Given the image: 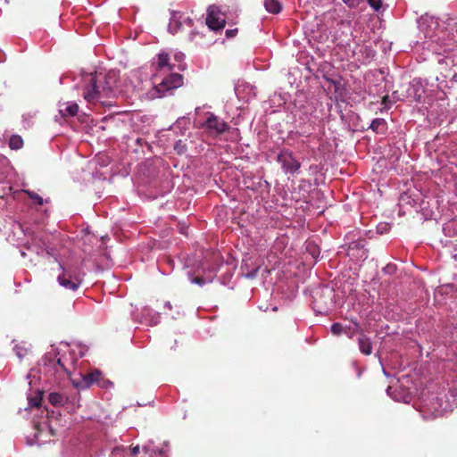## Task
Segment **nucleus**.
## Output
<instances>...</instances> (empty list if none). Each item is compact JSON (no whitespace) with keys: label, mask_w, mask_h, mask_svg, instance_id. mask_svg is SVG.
Instances as JSON below:
<instances>
[{"label":"nucleus","mask_w":457,"mask_h":457,"mask_svg":"<svg viewBox=\"0 0 457 457\" xmlns=\"http://www.w3.org/2000/svg\"><path fill=\"white\" fill-rule=\"evenodd\" d=\"M153 79L154 87L149 92V97H163L170 91L182 86L183 77L176 72V64L170 62L168 54L162 52L153 62Z\"/></svg>","instance_id":"1"},{"label":"nucleus","mask_w":457,"mask_h":457,"mask_svg":"<svg viewBox=\"0 0 457 457\" xmlns=\"http://www.w3.org/2000/svg\"><path fill=\"white\" fill-rule=\"evenodd\" d=\"M117 73L110 71L88 73L83 77V96L87 102H102L115 96Z\"/></svg>","instance_id":"2"},{"label":"nucleus","mask_w":457,"mask_h":457,"mask_svg":"<svg viewBox=\"0 0 457 457\" xmlns=\"http://www.w3.org/2000/svg\"><path fill=\"white\" fill-rule=\"evenodd\" d=\"M195 125L211 136H218L228 129V125L212 112H203L201 107L195 108Z\"/></svg>","instance_id":"3"},{"label":"nucleus","mask_w":457,"mask_h":457,"mask_svg":"<svg viewBox=\"0 0 457 457\" xmlns=\"http://www.w3.org/2000/svg\"><path fill=\"white\" fill-rule=\"evenodd\" d=\"M79 378H71V381L74 387L86 389L91 386L93 384H96L100 387H108L112 385V382L102 378V373L98 370H94L87 375L79 373Z\"/></svg>","instance_id":"4"},{"label":"nucleus","mask_w":457,"mask_h":457,"mask_svg":"<svg viewBox=\"0 0 457 457\" xmlns=\"http://www.w3.org/2000/svg\"><path fill=\"white\" fill-rule=\"evenodd\" d=\"M278 162L281 164V167L286 174L295 175L298 174L301 163L295 159L292 152L282 151L278 155Z\"/></svg>","instance_id":"5"},{"label":"nucleus","mask_w":457,"mask_h":457,"mask_svg":"<svg viewBox=\"0 0 457 457\" xmlns=\"http://www.w3.org/2000/svg\"><path fill=\"white\" fill-rule=\"evenodd\" d=\"M205 22L212 30L221 29L225 25V20L219 8L213 5L208 8Z\"/></svg>","instance_id":"6"},{"label":"nucleus","mask_w":457,"mask_h":457,"mask_svg":"<svg viewBox=\"0 0 457 457\" xmlns=\"http://www.w3.org/2000/svg\"><path fill=\"white\" fill-rule=\"evenodd\" d=\"M59 266L62 270V273L59 274L57 277V281L59 285L66 289L76 291L81 283V276L76 275L73 277V279L70 278L66 277L65 267L61 263L59 264Z\"/></svg>","instance_id":"7"},{"label":"nucleus","mask_w":457,"mask_h":457,"mask_svg":"<svg viewBox=\"0 0 457 457\" xmlns=\"http://www.w3.org/2000/svg\"><path fill=\"white\" fill-rule=\"evenodd\" d=\"M183 23H187L188 26L192 25V20L180 12L173 11L170 13V19L168 25V30L171 34H176L181 28Z\"/></svg>","instance_id":"8"},{"label":"nucleus","mask_w":457,"mask_h":457,"mask_svg":"<svg viewBox=\"0 0 457 457\" xmlns=\"http://www.w3.org/2000/svg\"><path fill=\"white\" fill-rule=\"evenodd\" d=\"M58 108L62 117L74 116L79 111V105L74 102L59 103Z\"/></svg>","instance_id":"9"},{"label":"nucleus","mask_w":457,"mask_h":457,"mask_svg":"<svg viewBox=\"0 0 457 457\" xmlns=\"http://www.w3.org/2000/svg\"><path fill=\"white\" fill-rule=\"evenodd\" d=\"M143 319L149 325H156L160 322V314L150 309H145L143 312Z\"/></svg>","instance_id":"10"},{"label":"nucleus","mask_w":457,"mask_h":457,"mask_svg":"<svg viewBox=\"0 0 457 457\" xmlns=\"http://www.w3.org/2000/svg\"><path fill=\"white\" fill-rule=\"evenodd\" d=\"M358 344H359V348H360V351L366 354V355H370L372 352V347H371V342L370 340V338H368L366 336H361L358 339Z\"/></svg>","instance_id":"11"},{"label":"nucleus","mask_w":457,"mask_h":457,"mask_svg":"<svg viewBox=\"0 0 457 457\" xmlns=\"http://www.w3.org/2000/svg\"><path fill=\"white\" fill-rule=\"evenodd\" d=\"M265 9L271 13H278L281 11V4L278 0H264Z\"/></svg>","instance_id":"12"},{"label":"nucleus","mask_w":457,"mask_h":457,"mask_svg":"<svg viewBox=\"0 0 457 457\" xmlns=\"http://www.w3.org/2000/svg\"><path fill=\"white\" fill-rule=\"evenodd\" d=\"M48 401L54 406H60L64 404L66 399L62 394L57 392H52L48 395Z\"/></svg>","instance_id":"13"},{"label":"nucleus","mask_w":457,"mask_h":457,"mask_svg":"<svg viewBox=\"0 0 457 457\" xmlns=\"http://www.w3.org/2000/svg\"><path fill=\"white\" fill-rule=\"evenodd\" d=\"M85 355V348L83 346H80V345H78L76 346L74 349H71V352H70V356H71V365H74L75 364V356L77 357H83Z\"/></svg>","instance_id":"14"},{"label":"nucleus","mask_w":457,"mask_h":457,"mask_svg":"<svg viewBox=\"0 0 457 457\" xmlns=\"http://www.w3.org/2000/svg\"><path fill=\"white\" fill-rule=\"evenodd\" d=\"M9 145L12 149L14 150L21 149L23 145V140L20 136L13 135L10 138Z\"/></svg>","instance_id":"15"},{"label":"nucleus","mask_w":457,"mask_h":457,"mask_svg":"<svg viewBox=\"0 0 457 457\" xmlns=\"http://www.w3.org/2000/svg\"><path fill=\"white\" fill-rule=\"evenodd\" d=\"M111 457H129V456L128 450L126 447L117 446L112 450Z\"/></svg>","instance_id":"16"},{"label":"nucleus","mask_w":457,"mask_h":457,"mask_svg":"<svg viewBox=\"0 0 457 457\" xmlns=\"http://www.w3.org/2000/svg\"><path fill=\"white\" fill-rule=\"evenodd\" d=\"M386 126V121L384 119H375L372 120L371 124H370V129L374 131H379L380 129H384Z\"/></svg>","instance_id":"17"},{"label":"nucleus","mask_w":457,"mask_h":457,"mask_svg":"<svg viewBox=\"0 0 457 457\" xmlns=\"http://www.w3.org/2000/svg\"><path fill=\"white\" fill-rule=\"evenodd\" d=\"M13 351L19 359H22L27 354L28 348L23 345H16Z\"/></svg>","instance_id":"18"},{"label":"nucleus","mask_w":457,"mask_h":457,"mask_svg":"<svg viewBox=\"0 0 457 457\" xmlns=\"http://www.w3.org/2000/svg\"><path fill=\"white\" fill-rule=\"evenodd\" d=\"M25 192L28 194L29 198L34 201L35 204H37L38 205L43 204L44 200L38 194H37L33 191H29V190H26Z\"/></svg>","instance_id":"19"},{"label":"nucleus","mask_w":457,"mask_h":457,"mask_svg":"<svg viewBox=\"0 0 457 457\" xmlns=\"http://www.w3.org/2000/svg\"><path fill=\"white\" fill-rule=\"evenodd\" d=\"M66 362H67L66 359L59 358L57 361V366H58V369L64 370L69 376H71V371L70 370L69 365Z\"/></svg>","instance_id":"20"},{"label":"nucleus","mask_w":457,"mask_h":457,"mask_svg":"<svg viewBox=\"0 0 457 457\" xmlns=\"http://www.w3.org/2000/svg\"><path fill=\"white\" fill-rule=\"evenodd\" d=\"M370 6L374 9V11L378 12L382 8V0H367Z\"/></svg>","instance_id":"21"},{"label":"nucleus","mask_w":457,"mask_h":457,"mask_svg":"<svg viewBox=\"0 0 457 457\" xmlns=\"http://www.w3.org/2000/svg\"><path fill=\"white\" fill-rule=\"evenodd\" d=\"M41 399H42V395H41V393H39L35 397L29 398V403L30 406L38 407L40 405Z\"/></svg>","instance_id":"22"},{"label":"nucleus","mask_w":457,"mask_h":457,"mask_svg":"<svg viewBox=\"0 0 457 457\" xmlns=\"http://www.w3.org/2000/svg\"><path fill=\"white\" fill-rule=\"evenodd\" d=\"M331 332L335 336H339L341 333L344 332V327L340 323H334L331 326Z\"/></svg>","instance_id":"23"},{"label":"nucleus","mask_w":457,"mask_h":457,"mask_svg":"<svg viewBox=\"0 0 457 457\" xmlns=\"http://www.w3.org/2000/svg\"><path fill=\"white\" fill-rule=\"evenodd\" d=\"M184 54L183 53H177L175 55H174V59L176 60V62H178V64H176V70H182L183 67H182V61L184 59Z\"/></svg>","instance_id":"24"},{"label":"nucleus","mask_w":457,"mask_h":457,"mask_svg":"<svg viewBox=\"0 0 457 457\" xmlns=\"http://www.w3.org/2000/svg\"><path fill=\"white\" fill-rule=\"evenodd\" d=\"M390 227L387 223H380L378 226V231L380 233V234H384V233H386L388 230H389Z\"/></svg>","instance_id":"25"},{"label":"nucleus","mask_w":457,"mask_h":457,"mask_svg":"<svg viewBox=\"0 0 457 457\" xmlns=\"http://www.w3.org/2000/svg\"><path fill=\"white\" fill-rule=\"evenodd\" d=\"M152 457H168L167 452L164 448L158 449L157 451H154V455H152Z\"/></svg>","instance_id":"26"},{"label":"nucleus","mask_w":457,"mask_h":457,"mask_svg":"<svg viewBox=\"0 0 457 457\" xmlns=\"http://www.w3.org/2000/svg\"><path fill=\"white\" fill-rule=\"evenodd\" d=\"M343 2L350 8L356 7L360 4V0H343Z\"/></svg>","instance_id":"27"},{"label":"nucleus","mask_w":457,"mask_h":457,"mask_svg":"<svg viewBox=\"0 0 457 457\" xmlns=\"http://www.w3.org/2000/svg\"><path fill=\"white\" fill-rule=\"evenodd\" d=\"M66 270V277L72 278L76 275H80L79 273L75 272L71 267L65 268Z\"/></svg>","instance_id":"28"},{"label":"nucleus","mask_w":457,"mask_h":457,"mask_svg":"<svg viewBox=\"0 0 457 457\" xmlns=\"http://www.w3.org/2000/svg\"><path fill=\"white\" fill-rule=\"evenodd\" d=\"M258 270H259V268H255V269H253V270H251V271L247 272V273L245 274V277H246V278H255V277H256V275H257V273H258Z\"/></svg>","instance_id":"29"},{"label":"nucleus","mask_w":457,"mask_h":457,"mask_svg":"<svg viewBox=\"0 0 457 457\" xmlns=\"http://www.w3.org/2000/svg\"><path fill=\"white\" fill-rule=\"evenodd\" d=\"M237 31V29H228L226 31V35H227L228 37H234L236 35Z\"/></svg>","instance_id":"30"},{"label":"nucleus","mask_w":457,"mask_h":457,"mask_svg":"<svg viewBox=\"0 0 457 457\" xmlns=\"http://www.w3.org/2000/svg\"><path fill=\"white\" fill-rule=\"evenodd\" d=\"M192 283L203 285L204 283V281L201 278H196L192 279Z\"/></svg>","instance_id":"31"},{"label":"nucleus","mask_w":457,"mask_h":457,"mask_svg":"<svg viewBox=\"0 0 457 457\" xmlns=\"http://www.w3.org/2000/svg\"><path fill=\"white\" fill-rule=\"evenodd\" d=\"M139 453V446L136 445L131 449V454L136 455Z\"/></svg>","instance_id":"32"},{"label":"nucleus","mask_w":457,"mask_h":457,"mask_svg":"<svg viewBox=\"0 0 457 457\" xmlns=\"http://www.w3.org/2000/svg\"><path fill=\"white\" fill-rule=\"evenodd\" d=\"M165 307H167V308H169V309H171L170 303V302H166V303H165Z\"/></svg>","instance_id":"33"},{"label":"nucleus","mask_w":457,"mask_h":457,"mask_svg":"<svg viewBox=\"0 0 457 457\" xmlns=\"http://www.w3.org/2000/svg\"><path fill=\"white\" fill-rule=\"evenodd\" d=\"M434 51H435V52H436V53H437V54H441V52H440V48H434Z\"/></svg>","instance_id":"34"},{"label":"nucleus","mask_w":457,"mask_h":457,"mask_svg":"<svg viewBox=\"0 0 457 457\" xmlns=\"http://www.w3.org/2000/svg\"><path fill=\"white\" fill-rule=\"evenodd\" d=\"M143 450H144L145 453H148V451H149L147 446H144V447H143Z\"/></svg>","instance_id":"35"},{"label":"nucleus","mask_w":457,"mask_h":457,"mask_svg":"<svg viewBox=\"0 0 457 457\" xmlns=\"http://www.w3.org/2000/svg\"><path fill=\"white\" fill-rule=\"evenodd\" d=\"M390 390H391V386H388L386 389V393L389 394Z\"/></svg>","instance_id":"36"},{"label":"nucleus","mask_w":457,"mask_h":457,"mask_svg":"<svg viewBox=\"0 0 457 457\" xmlns=\"http://www.w3.org/2000/svg\"><path fill=\"white\" fill-rule=\"evenodd\" d=\"M31 376H32L31 373L28 374L27 378L29 379Z\"/></svg>","instance_id":"37"},{"label":"nucleus","mask_w":457,"mask_h":457,"mask_svg":"<svg viewBox=\"0 0 457 457\" xmlns=\"http://www.w3.org/2000/svg\"><path fill=\"white\" fill-rule=\"evenodd\" d=\"M383 372H384L385 375L387 376V373H386V371L385 370H383Z\"/></svg>","instance_id":"38"}]
</instances>
